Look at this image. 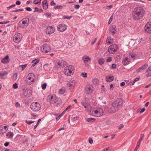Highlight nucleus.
I'll return each instance as SVG.
<instances>
[{
  "label": "nucleus",
  "instance_id": "nucleus-1",
  "mask_svg": "<svg viewBox=\"0 0 151 151\" xmlns=\"http://www.w3.org/2000/svg\"><path fill=\"white\" fill-rule=\"evenodd\" d=\"M145 11L143 8L138 7L135 8L132 13L133 18L135 20L140 19L144 16Z\"/></svg>",
  "mask_w": 151,
  "mask_h": 151
},
{
  "label": "nucleus",
  "instance_id": "nucleus-2",
  "mask_svg": "<svg viewBox=\"0 0 151 151\" xmlns=\"http://www.w3.org/2000/svg\"><path fill=\"white\" fill-rule=\"evenodd\" d=\"M74 72V66L72 65H69L66 66L64 70V73L65 74L68 76H71Z\"/></svg>",
  "mask_w": 151,
  "mask_h": 151
},
{
  "label": "nucleus",
  "instance_id": "nucleus-3",
  "mask_svg": "<svg viewBox=\"0 0 151 151\" xmlns=\"http://www.w3.org/2000/svg\"><path fill=\"white\" fill-rule=\"evenodd\" d=\"M35 76L33 73H30L27 75L26 79V83L28 85L32 84L34 81Z\"/></svg>",
  "mask_w": 151,
  "mask_h": 151
},
{
  "label": "nucleus",
  "instance_id": "nucleus-4",
  "mask_svg": "<svg viewBox=\"0 0 151 151\" xmlns=\"http://www.w3.org/2000/svg\"><path fill=\"white\" fill-rule=\"evenodd\" d=\"M29 23V19L27 18L23 19L19 23V27L22 28H24L28 26Z\"/></svg>",
  "mask_w": 151,
  "mask_h": 151
},
{
  "label": "nucleus",
  "instance_id": "nucleus-5",
  "mask_svg": "<svg viewBox=\"0 0 151 151\" xmlns=\"http://www.w3.org/2000/svg\"><path fill=\"white\" fill-rule=\"evenodd\" d=\"M31 109L34 111H37L41 109V106L39 103L37 102H32L31 104Z\"/></svg>",
  "mask_w": 151,
  "mask_h": 151
},
{
  "label": "nucleus",
  "instance_id": "nucleus-6",
  "mask_svg": "<svg viewBox=\"0 0 151 151\" xmlns=\"http://www.w3.org/2000/svg\"><path fill=\"white\" fill-rule=\"evenodd\" d=\"M104 113V111L102 109L98 108L95 110L94 111L92 112V114L94 116L100 117L102 116Z\"/></svg>",
  "mask_w": 151,
  "mask_h": 151
},
{
  "label": "nucleus",
  "instance_id": "nucleus-7",
  "mask_svg": "<svg viewBox=\"0 0 151 151\" xmlns=\"http://www.w3.org/2000/svg\"><path fill=\"white\" fill-rule=\"evenodd\" d=\"M41 51L43 53L50 52H51V47L48 45L44 44L41 47Z\"/></svg>",
  "mask_w": 151,
  "mask_h": 151
},
{
  "label": "nucleus",
  "instance_id": "nucleus-8",
  "mask_svg": "<svg viewBox=\"0 0 151 151\" xmlns=\"http://www.w3.org/2000/svg\"><path fill=\"white\" fill-rule=\"evenodd\" d=\"M123 100L122 99H118L114 101L112 104V106L115 108H119L122 105Z\"/></svg>",
  "mask_w": 151,
  "mask_h": 151
},
{
  "label": "nucleus",
  "instance_id": "nucleus-9",
  "mask_svg": "<svg viewBox=\"0 0 151 151\" xmlns=\"http://www.w3.org/2000/svg\"><path fill=\"white\" fill-rule=\"evenodd\" d=\"M118 47L115 44H112L110 46L108 49V50L110 54L114 53L117 50Z\"/></svg>",
  "mask_w": 151,
  "mask_h": 151
},
{
  "label": "nucleus",
  "instance_id": "nucleus-10",
  "mask_svg": "<svg viewBox=\"0 0 151 151\" xmlns=\"http://www.w3.org/2000/svg\"><path fill=\"white\" fill-rule=\"evenodd\" d=\"M93 87L91 85H87L85 88V92L86 93H90L93 91Z\"/></svg>",
  "mask_w": 151,
  "mask_h": 151
},
{
  "label": "nucleus",
  "instance_id": "nucleus-11",
  "mask_svg": "<svg viewBox=\"0 0 151 151\" xmlns=\"http://www.w3.org/2000/svg\"><path fill=\"white\" fill-rule=\"evenodd\" d=\"M22 35L20 33L16 34L13 37L14 41L16 43L19 42L22 40Z\"/></svg>",
  "mask_w": 151,
  "mask_h": 151
},
{
  "label": "nucleus",
  "instance_id": "nucleus-12",
  "mask_svg": "<svg viewBox=\"0 0 151 151\" xmlns=\"http://www.w3.org/2000/svg\"><path fill=\"white\" fill-rule=\"evenodd\" d=\"M75 83V81L73 79H71L68 83L67 87L68 89L70 90L73 87Z\"/></svg>",
  "mask_w": 151,
  "mask_h": 151
},
{
  "label": "nucleus",
  "instance_id": "nucleus-13",
  "mask_svg": "<svg viewBox=\"0 0 151 151\" xmlns=\"http://www.w3.org/2000/svg\"><path fill=\"white\" fill-rule=\"evenodd\" d=\"M81 104L87 111L89 110L91 108V106L90 104L86 101H84L83 100H81Z\"/></svg>",
  "mask_w": 151,
  "mask_h": 151
},
{
  "label": "nucleus",
  "instance_id": "nucleus-14",
  "mask_svg": "<svg viewBox=\"0 0 151 151\" xmlns=\"http://www.w3.org/2000/svg\"><path fill=\"white\" fill-rule=\"evenodd\" d=\"M145 30L148 33L151 34V22H148L146 24Z\"/></svg>",
  "mask_w": 151,
  "mask_h": 151
},
{
  "label": "nucleus",
  "instance_id": "nucleus-15",
  "mask_svg": "<svg viewBox=\"0 0 151 151\" xmlns=\"http://www.w3.org/2000/svg\"><path fill=\"white\" fill-rule=\"evenodd\" d=\"M58 28L59 31L63 32L66 30L67 29V26L64 24H60L58 26Z\"/></svg>",
  "mask_w": 151,
  "mask_h": 151
},
{
  "label": "nucleus",
  "instance_id": "nucleus-16",
  "mask_svg": "<svg viewBox=\"0 0 151 151\" xmlns=\"http://www.w3.org/2000/svg\"><path fill=\"white\" fill-rule=\"evenodd\" d=\"M32 91L30 89H29L27 88L24 90V96L27 97H30L32 95Z\"/></svg>",
  "mask_w": 151,
  "mask_h": 151
},
{
  "label": "nucleus",
  "instance_id": "nucleus-17",
  "mask_svg": "<svg viewBox=\"0 0 151 151\" xmlns=\"http://www.w3.org/2000/svg\"><path fill=\"white\" fill-rule=\"evenodd\" d=\"M55 30V29L53 26H50L47 28L46 32L47 34H50L54 33Z\"/></svg>",
  "mask_w": 151,
  "mask_h": 151
},
{
  "label": "nucleus",
  "instance_id": "nucleus-18",
  "mask_svg": "<svg viewBox=\"0 0 151 151\" xmlns=\"http://www.w3.org/2000/svg\"><path fill=\"white\" fill-rule=\"evenodd\" d=\"M8 127L6 125L4 124L0 126V133L3 134L5 133L7 130Z\"/></svg>",
  "mask_w": 151,
  "mask_h": 151
},
{
  "label": "nucleus",
  "instance_id": "nucleus-19",
  "mask_svg": "<svg viewBox=\"0 0 151 151\" xmlns=\"http://www.w3.org/2000/svg\"><path fill=\"white\" fill-rule=\"evenodd\" d=\"M130 61V59L128 57H125L122 60V64L124 65L128 64Z\"/></svg>",
  "mask_w": 151,
  "mask_h": 151
},
{
  "label": "nucleus",
  "instance_id": "nucleus-20",
  "mask_svg": "<svg viewBox=\"0 0 151 151\" xmlns=\"http://www.w3.org/2000/svg\"><path fill=\"white\" fill-rule=\"evenodd\" d=\"M9 56L6 55L2 59L1 62L2 63L5 64L9 63Z\"/></svg>",
  "mask_w": 151,
  "mask_h": 151
},
{
  "label": "nucleus",
  "instance_id": "nucleus-21",
  "mask_svg": "<svg viewBox=\"0 0 151 151\" xmlns=\"http://www.w3.org/2000/svg\"><path fill=\"white\" fill-rule=\"evenodd\" d=\"M49 102L51 104L55 103L56 102V97L53 96H50L49 97Z\"/></svg>",
  "mask_w": 151,
  "mask_h": 151
},
{
  "label": "nucleus",
  "instance_id": "nucleus-22",
  "mask_svg": "<svg viewBox=\"0 0 151 151\" xmlns=\"http://www.w3.org/2000/svg\"><path fill=\"white\" fill-rule=\"evenodd\" d=\"M109 32L110 33L114 34L116 32V28L115 25H113L109 29Z\"/></svg>",
  "mask_w": 151,
  "mask_h": 151
},
{
  "label": "nucleus",
  "instance_id": "nucleus-23",
  "mask_svg": "<svg viewBox=\"0 0 151 151\" xmlns=\"http://www.w3.org/2000/svg\"><path fill=\"white\" fill-rule=\"evenodd\" d=\"M82 59L85 63L88 62L91 60V58L87 55H85L83 56L82 58Z\"/></svg>",
  "mask_w": 151,
  "mask_h": 151
},
{
  "label": "nucleus",
  "instance_id": "nucleus-24",
  "mask_svg": "<svg viewBox=\"0 0 151 151\" xmlns=\"http://www.w3.org/2000/svg\"><path fill=\"white\" fill-rule=\"evenodd\" d=\"M148 66V64L145 63L143 66L140 67L138 69H137L136 71L137 72H139L141 70H143L146 68Z\"/></svg>",
  "mask_w": 151,
  "mask_h": 151
},
{
  "label": "nucleus",
  "instance_id": "nucleus-25",
  "mask_svg": "<svg viewBox=\"0 0 151 151\" xmlns=\"http://www.w3.org/2000/svg\"><path fill=\"white\" fill-rule=\"evenodd\" d=\"M114 39L111 37H108L106 40V43L109 44H111L113 42Z\"/></svg>",
  "mask_w": 151,
  "mask_h": 151
},
{
  "label": "nucleus",
  "instance_id": "nucleus-26",
  "mask_svg": "<svg viewBox=\"0 0 151 151\" xmlns=\"http://www.w3.org/2000/svg\"><path fill=\"white\" fill-rule=\"evenodd\" d=\"M42 6L43 9H47L48 8V4L47 0H44L42 2Z\"/></svg>",
  "mask_w": 151,
  "mask_h": 151
},
{
  "label": "nucleus",
  "instance_id": "nucleus-27",
  "mask_svg": "<svg viewBox=\"0 0 151 151\" xmlns=\"http://www.w3.org/2000/svg\"><path fill=\"white\" fill-rule=\"evenodd\" d=\"M40 60L38 58H37L33 60L32 63H33L31 65V67L32 68L35 66L39 62Z\"/></svg>",
  "mask_w": 151,
  "mask_h": 151
},
{
  "label": "nucleus",
  "instance_id": "nucleus-28",
  "mask_svg": "<svg viewBox=\"0 0 151 151\" xmlns=\"http://www.w3.org/2000/svg\"><path fill=\"white\" fill-rule=\"evenodd\" d=\"M114 79V77L112 76H107L106 78V81L109 82L112 81Z\"/></svg>",
  "mask_w": 151,
  "mask_h": 151
},
{
  "label": "nucleus",
  "instance_id": "nucleus-29",
  "mask_svg": "<svg viewBox=\"0 0 151 151\" xmlns=\"http://www.w3.org/2000/svg\"><path fill=\"white\" fill-rule=\"evenodd\" d=\"M7 73L6 72H0V77L2 79H4L6 76Z\"/></svg>",
  "mask_w": 151,
  "mask_h": 151
},
{
  "label": "nucleus",
  "instance_id": "nucleus-30",
  "mask_svg": "<svg viewBox=\"0 0 151 151\" xmlns=\"http://www.w3.org/2000/svg\"><path fill=\"white\" fill-rule=\"evenodd\" d=\"M136 57V55L134 52H130L129 54V58H132L133 60Z\"/></svg>",
  "mask_w": 151,
  "mask_h": 151
},
{
  "label": "nucleus",
  "instance_id": "nucleus-31",
  "mask_svg": "<svg viewBox=\"0 0 151 151\" xmlns=\"http://www.w3.org/2000/svg\"><path fill=\"white\" fill-rule=\"evenodd\" d=\"M58 65L59 66V67H63L65 65V62L62 60H59L57 63Z\"/></svg>",
  "mask_w": 151,
  "mask_h": 151
},
{
  "label": "nucleus",
  "instance_id": "nucleus-32",
  "mask_svg": "<svg viewBox=\"0 0 151 151\" xmlns=\"http://www.w3.org/2000/svg\"><path fill=\"white\" fill-rule=\"evenodd\" d=\"M7 137L8 138H12L13 137L14 134L11 132H9L6 134Z\"/></svg>",
  "mask_w": 151,
  "mask_h": 151
},
{
  "label": "nucleus",
  "instance_id": "nucleus-33",
  "mask_svg": "<svg viewBox=\"0 0 151 151\" xmlns=\"http://www.w3.org/2000/svg\"><path fill=\"white\" fill-rule=\"evenodd\" d=\"M144 137V134H142L141 135V137L138 140L137 143V145L138 146H140V142L143 139Z\"/></svg>",
  "mask_w": 151,
  "mask_h": 151
},
{
  "label": "nucleus",
  "instance_id": "nucleus-34",
  "mask_svg": "<svg viewBox=\"0 0 151 151\" xmlns=\"http://www.w3.org/2000/svg\"><path fill=\"white\" fill-rule=\"evenodd\" d=\"M105 61L103 58H101L99 59L98 63L100 65H103Z\"/></svg>",
  "mask_w": 151,
  "mask_h": 151
},
{
  "label": "nucleus",
  "instance_id": "nucleus-35",
  "mask_svg": "<svg viewBox=\"0 0 151 151\" xmlns=\"http://www.w3.org/2000/svg\"><path fill=\"white\" fill-rule=\"evenodd\" d=\"M43 10L42 9H39L37 7H35V10L34 12H43Z\"/></svg>",
  "mask_w": 151,
  "mask_h": 151
},
{
  "label": "nucleus",
  "instance_id": "nucleus-36",
  "mask_svg": "<svg viewBox=\"0 0 151 151\" xmlns=\"http://www.w3.org/2000/svg\"><path fill=\"white\" fill-rule=\"evenodd\" d=\"M65 92V90L63 88H62L59 90V93L60 94H63Z\"/></svg>",
  "mask_w": 151,
  "mask_h": 151
},
{
  "label": "nucleus",
  "instance_id": "nucleus-37",
  "mask_svg": "<svg viewBox=\"0 0 151 151\" xmlns=\"http://www.w3.org/2000/svg\"><path fill=\"white\" fill-rule=\"evenodd\" d=\"M41 1V0H34L33 1V3L35 4H37L40 3Z\"/></svg>",
  "mask_w": 151,
  "mask_h": 151
},
{
  "label": "nucleus",
  "instance_id": "nucleus-38",
  "mask_svg": "<svg viewBox=\"0 0 151 151\" xmlns=\"http://www.w3.org/2000/svg\"><path fill=\"white\" fill-rule=\"evenodd\" d=\"M27 65V64H25L24 65H20L19 66V67L22 68V70H23L26 67Z\"/></svg>",
  "mask_w": 151,
  "mask_h": 151
},
{
  "label": "nucleus",
  "instance_id": "nucleus-39",
  "mask_svg": "<svg viewBox=\"0 0 151 151\" xmlns=\"http://www.w3.org/2000/svg\"><path fill=\"white\" fill-rule=\"evenodd\" d=\"M95 120V119L93 118H88L87 121L88 122H92L94 120Z\"/></svg>",
  "mask_w": 151,
  "mask_h": 151
},
{
  "label": "nucleus",
  "instance_id": "nucleus-40",
  "mask_svg": "<svg viewBox=\"0 0 151 151\" xmlns=\"http://www.w3.org/2000/svg\"><path fill=\"white\" fill-rule=\"evenodd\" d=\"M47 86V83H44L42 85V88L43 90L45 89Z\"/></svg>",
  "mask_w": 151,
  "mask_h": 151
},
{
  "label": "nucleus",
  "instance_id": "nucleus-41",
  "mask_svg": "<svg viewBox=\"0 0 151 151\" xmlns=\"http://www.w3.org/2000/svg\"><path fill=\"white\" fill-rule=\"evenodd\" d=\"M72 17V16H63V18L64 19H71Z\"/></svg>",
  "mask_w": 151,
  "mask_h": 151
},
{
  "label": "nucleus",
  "instance_id": "nucleus-42",
  "mask_svg": "<svg viewBox=\"0 0 151 151\" xmlns=\"http://www.w3.org/2000/svg\"><path fill=\"white\" fill-rule=\"evenodd\" d=\"M35 121H29V120H26V122L29 125L31 124L34 123L35 122Z\"/></svg>",
  "mask_w": 151,
  "mask_h": 151
},
{
  "label": "nucleus",
  "instance_id": "nucleus-43",
  "mask_svg": "<svg viewBox=\"0 0 151 151\" xmlns=\"http://www.w3.org/2000/svg\"><path fill=\"white\" fill-rule=\"evenodd\" d=\"M45 15L46 17L48 18H50L51 17V14L50 13H46L45 14Z\"/></svg>",
  "mask_w": 151,
  "mask_h": 151
},
{
  "label": "nucleus",
  "instance_id": "nucleus-44",
  "mask_svg": "<svg viewBox=\"0 0 151 151\" xmlns=\"http://www.w3.org/2000/svg\"><path fill=\"white\" fill-rule=\"evenodd\" d=\"M63 7V6L62 5H57L55 6L54 8L55 9H62Z\"/></svg>",
  "mask_w": 151,
  "mask_h": 151
},
{
  "label": "nucleus",
  "instance_id": "nucleus-45",
  "mask_svg": "<svg viewBox=\"0 0 151 151\" xmlns=\"http://www.w3.org/2000/svg\"><path fill=\"white\" fill-rule=\"evenodd\" d=\"M139 78H135L133 82H132V83H131V84L132 85H133L134 83L136 82V81H139Z\"/></svg>",
  "mask_w": 151,
  "mask_h": 151
},
{
  "label": "nucleus",
  "instance_id": "nucleus-46",
  "mask_svg": "<svg viewBox=\"0 0 151 151\" xmlns=\"http://www.w3.org/2000/svg\"><path fill=\"white\" fill-rule=\"evenodd\" d=\"M24 11V9H16L12 11L13 12H17L18 11Z\"/></svg>",
  "mask_w": 151,
  "mask_h": 151
},
{
  "label": "nucleus",
  "instance_id": "nucleus-47",
  "mask_svg": "<svg viewBox=\"0 0 151 151\" xmlns=\"http://www.w3.org/2000/svg\"><path fill=\"white\" fill-rule=\"evenodd\" d=\"M81 75L84 78H86L87 77V74L86 73H82Z\"/></svg>",
  "mask_w": 151,
  "mask_h": 151
},
{
  "label": "nucleus",
  "instance_id": "nucleus-48",
  "mask_svg": "<svg viewBox=\"0 0 151 151\" xmlns=\"http://www.w3.org/2000/svg\"><path fill=\"white\" fill-rule=\"evenodd\" d=\"M17 78V73H15L13 76V78L15 80H16Z\"/></svg>",
  "mask_w": 151,
  "mask_h": 151
},
{
  "label": "nucleus",
  "instance_id": "nucleus-49",
  "mask_svg": "<svg viewBox=\"0 0 151 151\" xmlns=\"http://www.w3.org/2000/svg\"><path fill=\"white\" fill-rule=\"evenodd\" d=\"M112 60V58L111 57H108L107 60H106V61L108 62H110Z\"/></svg>",
  "mask_w": 151,
  "mask_h": 151
},
{
  "label": "nucleus",
  "instance_id": "nucleus-50",
  "mask_svg": "<svg viewBox=\"0 0 151 151\" xmlns=\"http://www.w3.org/2000/svg\"><path fill=\"white\" fill-rule=\"evenodd\" d=\"M13 87L14 89H17L18 87V84L17 83H15L13 84Z\"/></svg>",
  "mask_w": 151,
  "mask_h": 151
},
{
  "label": "nucleus",
  "instance_id": "nucleus-51",
  "mask_svg": "<svg viewBox=\"0 0 151 151\" xmlns=\"http://www.w3.org/2000/svg\"><path fill=\"white\" fill-rule=\"evenodd\" d=\"M111 147H109L106 148L104 149L102 151H107L111 149Z\"/></svg>",
  "mask_w": 151,
  "mask_h": 151
},
{
  "label": "nucleus",
  "instance_id": "nucleus-52",
  "mask_svg": "<svg viewBox=\"0 0 151 151\" xmlns=\"http://www.w3.org/2000/svg\"><path fill=\"white\" fill-rule=\"evenodd\" d=\"M113 15H112L111 17L109 19V21L108 24H110V23H111V22L113 20Z\"/></svg>",
  "mask_w": 151,
  "mask_h": 151
},
{
  "label": "nucleus",
  "instance_id": "nucleus-53",
  "mask_svg": "<svg viewBox=\"0 0 151 151\" xmlns=\"http://www.w3.org/2000/svg\"><path fill=\"white\" fill-rule=\"evenodd\" d=\"M15 106L17 108H19L20 106V105L19 104L18 102H16L15 103Z\"/></svg>",
  "mask_w": 151,
  "mask_h": 151
},
{
  "label": "nucleus",
  "instance_id": "nucleus-54",
  "mask_svg": "<svg viewBox=\"0 0 151 151\" xmlns=\"http://www.w3.org/2000/svg\"><path fill=\"white\" fill-rule=\"evenodd\" d=\"M59 78L58 80L59 81L60 83L63 82V78L62 77H59Z\"/></svg>",
  "mask_w": 151,
  "mask_h": 151
},
{
  "label": "nucleus",
  "instance_id": "nucleus-55",
  "mask_svg": "<svg viewBox=\"0 0 151 151\" xmlns=\"http://www.w3.org/2000/svg\"><path fill=\"white\" fill-rule=\"evenodd\" d=\"M25 9L29 12H30L32 11V9L30 7H26L25 8Z\"/></svg>",
  "mask_w": 151,
  "mask_h": 151
},
{
  "label": "nucleus",
  "instance_id": "nucleus-56",
  "mask_svg": "<svg viewBox=\"0 0 151 151\" xmlns=\"http://www.w3.org/2000/svg\"><path fill=\"white\" fill-rule=\"evenodd\" d=\"M15 6V4H13V5H11L10 6L7 7V9L8 10H9V9L10 8H11L12 7H14Z\"/></svg>",
  "mask_w": 151,
  "mask_h": 151
},
{
  "label": "nucleus",
  "instance_id": "nucleus-57",
  "mask_svg": "<svg viewBox=\"0 0 151 151\" xmlns=\"http://www.w3.org/2000/svg\"><path fill=\"white\" fill-rule=\"evenodd\" d=\"M151 71V65L149 67L148 69H147L146 72H148Z\"/></svg>",
  "mask_w": 151,
  "mask_h": 151
},
{
  "label": "nucleus",
  "instance_id": "nucleus-58",
  "mask_svg": "<svg viewBox=\"0 0 151 151\" xmlns=\"http://www.w3.org/2000/svg\"><path fill=\"white\" fill-rule=\"evenodd\" d=\"M80 5H76L74 6V7L76 9H78L80 8Z\"/></svg>",
  "mask_w": 151,
  "mask_h": 151
},
{
  "label": "nucleus",
  "instance_id": "nucleus-59",
  "mask_svg": "<svg viewBox=\"0 0 151 151\" xmlns=\"http://www.w3.org/2000/svg\"><path fill=\"white\" fill-rule=\"evenodd\" d=\"M96 40H97V38H95L94 39V40L92 41V42L91 43V45H93L96 42Z\"/></svg>",
  "mask_w": 151,
  "mask_h": 151
},
{
  "label": "nucleus",
  "instance_id": "nucleus-60",
  "mask_svg": "<svg viewBox=\"0 0 151 151\" xmlns=\"http://www.w3.org/2000/svg\"><path fill=\"white\" fill-rule=\"evenodd\" d=\"M116 67V65L115 64H113L111 66V68L114 69H115Z\"/></svg>",
  "mask_w": 151,
  "mask_h": 151
},
{
  "label": "nucleus",
  "instance_id": "nucleus-61",
  "mask_svg": "<svg viewBox=\"0 0 151 151\" xmlns=\"http://www.w3.org/2000/svg\"><path fill=\"white\" fill-rule=\"evenodd\" d=\"M89 142L90 144H92V143L93 142V141L92 139L91 138H89Z\"/></svg>",
  "mask_w": 151,
  "mask_h": 151
},
{
  "label": "nucleus",
  "instance_id": "nucleus-62",
  "mask_svg": "<svg viewBox=\"0 0 151 151\" xmlns=\"http://www.w3.org/2000/svg\"><path fill=\"white\" fill-rule=\"evenodd\" d=\"M124 127V125H123L122 124H121L119 126L118 128L119 129H121L122 128Z\"/></svg>",
  "mask_w": 151,
  "mask_h": 151
},
{
  "label": "nucleus",
  "instance_id": "nucleus-63",
  "mask_svg": "<svg viewBox=\"0 0 151 151\" xmlns=\"http://www.w3.org/2000/svg\"><path fill=\"white\" fill-rule=\"evenodd\" d=\"M114 85L113 84H111L110 85V90H113L114 88Z\"/></svg>",
  "mask_w": 151,
  "mask_h": 151
},
{
  "label": "nucleus",
  "instance_id": "nucleus-64",
  "mask_svg": "<svg viewBox=\"0 0 151 151\" xmlns=\"http://www.w3.org/2000/svg\"><path fill=\"white\" fill-rule=\"evenodd\" d=\"M145 110V108H142L141 109V110L140 111V113L141 114Z\"/></svg>",
  "mask_w": 151,
  "mask_h": 151
}]
</instances>
